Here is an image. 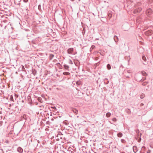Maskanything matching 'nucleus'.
<instances>
[{
	"instance_id": "f257e3e1",
	"label": "nucleus",
	"mask_w": 153,
	"mask_h": 153,
	"mask_svg": "<svg viewBox=\"0 0 153 153\" xmlns=\"http://www.w3.org/2000/svg\"><path fill=\"white\" fill-rule=\"evenodd\" d=\"M68 53L70 54L74 55L75 53L74 52V49L73 48H70L68 49L67 50Z\"/></svg>"
},
{
	"instance_id": "f03ea898",
	"label": "nucleus",
	"mask_w": 153,
	"mask_h": 153,
	"mask_svg": "<svg viewBox=\"0 0 153 153\" xmlns=\"http://www.w3.org/2000/svg\"><path fill=\"white\" fill-rule=\"evenodd\" d=\"M152 13V10L150 8L148 9L146 11V14L147 16L150 15Z\"/></svg>"
},
{
	"instance_id": "7ed1b4c3",
	"label": "nucleus",
	"mask_w": 153,
	"mask_h": 153,
	"mask_svg": "<svg viewBox=\"0 0 153 153\" xmlns=\"http://www.w3.org/2000/svg\"><path fill=\"white\" fill-rule=\"evenodd\" d=\"M152 33V31L151 30H149L145 32V34L147 36H149Z\"/></svg>"
},
{
	"instance_id": "20e7f679",
	"label": "nucleus",
	"mask_w": 153,
	"mask_h": 153,
	"mask_svg": "<svg viewBox=\"0 0 153 153\" xmlns=\"http://www.w3.org/2000/svg\"><path fill=\"white\" fill-rule=\"evenodd\" d=\"M141 8H138L136 9L135 10L133 11V13H140L141 11Z\"/></svg>"
},
{
	"instance_id": "39448f33",
	"label": "nucleus",
	"mask_w": 153,
	"mask_h": 153,
	"mask_svg": "<svg viewBox=\"0 0 153 153\" xmlns=\"http://www.w3.org/2000/svg\"><path fill=\"white\" fill-rule=\"evenodd\" d=\"M17 150L18 152L20 153H22L23 152V149L20 147H19L17 149Z\"/></svg>"
},
{
	"instance_id": "423d86ee",
	"label": "nucleus",
	"mask_w": 153,
	"mask_h": 153,
	"mask_svg": "<svg viewBox=\"0 0 153 153\" xmlns=\"http://www.w3.org/2000/svg\"><path fill=\"white\" fill-rule=\"evenodd\" d=\"M138 136V137H140V138L139 139V140H138V142H140L141 140V136L142 135L141 133H139V132H138V134H137Z\"/></svg>"
},
{
	"instance_id": "0eeeda50",
	"label": "nucleus",
	"mask_w": 153,
	"mask_h": 153,
	"mask_svg": "<svg viewBox=\"0 0 153 153\" xmlns=\"http://www.w3.org/2000/svg\"><path fill=\"white\" fill-rule=\"evenodd\" d=\"M133 150L134 152L136 153L137 152V147L136 146H134L133 147Z\"/></svg>"
},
{
	"instance_id": "6e6552de",
	"label": "nucleus",
	"mask_w": 153,
	"mask_h": 153,
	"mask_svg": "<svg viewBox=\"0 0 153 153\" xmlns=\"http://www.w3.org/2000/svg\"><path fill=\"white\" fill-rule=\"evenodd\" d=\"M114 41L115 42H117L118 40V37L116 36H115L114 37Z\"/></svg>"
},
{
	"instance_id": "1a4fd4ad",
	"label": "nucleus",
	"mask_w": 153,
	"mask_h": 153,
	"mask_svg": "<svg viewBox=\"0 0 153 153\" xmlns=\"http://www.w3.org/2000/svg\"><path fill=\"white\" fill-rule=\"evenodd\" d=\"M72 111L74 113L76 114H77L78 113V110L76 109V108H73L72 109Z\"/></svg>"
},
{
	"instance_id": "9d476101",
	"label": "nucleus",
	"mask_w": 153,
	"mask_h": 153,
	"mask_svg": "<svg viewBox=\"0 0 153 153\" xmlns=\"http://www.w3.org/2000/svg\"><path fill=\"white\" fill-rule=\"evenodd\" d=\"M54 56V55H53V54H50V56H49L50 59L51 60L52 59H53V58Z\"/></svg>"
},
{
	"instance_id": "9b49d317",
	"label": "nucleus",
	"mask_w": 153,
	"mask_h": 153,
	"mask_svg": "<svg viewBox=\"0 0 153 153\" xmlns=\"http://www.w3.org/2000/svg\"><path fill=\"white\" fill-rule=\"evenodd\" d=\"M117 136L118 137H121L122 136L123 134L119 132L117 134Z\"/></svg>"
},
{
	"instance_id": "f8f14e48",
	"label": "nucleus",
	"mask_w": 153,
	"mask_h": 153,
	"mask_svg": "<svg viewBox=\"0 0 153 153\" xmlns=\"http://www.w3.org/2000/svg\"><path fill=\"white\" fill-rule=\"evenodd\" d=\"M111 115V114L110 112H108L106 114V116L107 117H110Z\"/></svg>"
},
{
	"instance_id": "ddd939ff",
	"label": "nucleus",
	"mask_w": 153,
	"mask_h": 153,
	"mask_svg": "<svg viewBox=\"0 0 153 153\" xmlns=\"http://www.w3.org/2000/svg\"><path fill=\"white\" fill-rule=\"evenodd\" d=\"M145 97V94H141L140 95V98L141 99H143Z\"/></svg>"
},
{
	"instance_id": "4468645a",
	"label": "nucleus",
	"mask_w": 153,
	"mask_h": 153,
	"mask_svg": "<svg viewBox=\"0 0 153 153\" xmlns=\"http://www.w3.org/2000/svg\"><path fill=\"white\" fill-rule=\"evenodd\" d=\"M142 59L145 62H146V59L145 56H143L142 57Z\"/></svg>"
},
{
	"instance_id": "2eb2a0df",
	"label": "nucleus",
	"mask_w": 153,
	"mask_h": 153,
	"mask_svg": "<svg viewBox=\"0 0 153 153\" xmlns=\"http://www.w3.org/2000/svg\"><path fill=\"white\" fill-rule=\"evenodd\" d=\"M107 68H108V70H110L111 69V66L110 65V64H108L107 65Z\"/></svg>"
},
{
	"instance_id": "dca6fc26",
	"label": "nucleus",
	"mask_w": 153,
	"mask_h": 153,
	"mask_svg": "<svg viewBox=\"0 0 153 153\" xmlns=\"http://www.w3.org/2000/svg\"><path fill=\"white\" fill-rule=\"evenodd\" d=\"M142 74L143 75L145 76L146 75V73L145 71H143L141 72Z\"/></svg>"
},
{
	"instance_id": "f3484780",
	"label": "nucleus",
	"mask_w": 153,
	"mask_h": 153,
	"mask_svg": "<svg viewBox=\"0 0 153 153\" xmlns=\"http://www.w3.org/2000/svg\"><path fill=\"white\" fill-rule=\"evenodd\" d=\"M63 74L64 75H69L70 74V73L68 72H65L63 73Z\"/></svg>"
},
{
	"instance_id": "a211bd4d",
	"label": "nucleus",
	"mask_w": 153,
	"mask_h": 153,
	"mask_svg": "<svg viewBox=\"0 0 153 153\" xmlns=\"http://www.w3.org/2000/svg\"><path fill=\"white\" fill-rule=\"evenodd\" d=\"M10 100L12 101H14L13 97L12 95H11L10 96Z\"/></svg>"
},
{
	"instance_id": "6ab92c4d",
	"label": "nucleus",
	"mask_w": 153,
	"mask_h": 153,
	"mask_svg": "<svg viewBox=\"0 0 153 153\" xmlns=\"http://www.w3.org/2000/svg\"><path fill=\"white\" fill-rule=\"evenodd\" d=\"M64 68L66 69H68L69 68V67L68 65H64Z\"/></svg>"
},
{
	"instance_id": "aec40b11",
	"label": "nucleus",
	"mask_w": 153,
	"mask_h": 153,
	"mask_svg": "<svg viewBox=\"0 0 153 153\" xmlns=\"http://www.w3.org/2000/svg\"><path fill=\"white\" fill-rule=\"evenodd\" d=\"M104 81H105V82L106 81V84H108V83H109V81H108V79H107V78H105V80H104Z\"/></svg>"
},
{
	"instance_id": "412c9836",
	"label": "nucleus",
	"mask_w": 153,
	"mask_h": 153,
	"mask_svg": "<svg viewBox=\"0 0 153 153\" xmlns=\"http://www.w3.org/2000/svg\"><path fill=\"white\" fill-rule=\"evenodd\" d=\"M147 82H144L142 83V85L143 86H145L147 85Z\"/></svg>"
},
{
	"instance_id": "4be33fe9",
	"label": "nucleus",
	"mask_w": 153,
	"mask_h": 153,
	"mask_svg": "<svg viewBox=\"0 0 153 153\" xmlns=\"http://www.w3.org/2000/svg\"><path fill=\"white\" fill-rule=\"evenodd\" d=\"M112 120L114 122H116L117 121V119L115 118H114L112 119Z\"/></svg>"
},
{
	"instance_id": "5701e85b",
	"label": "nucleus",
	"mask_w": 153,
	"mask_h": 153,
	"mask_svg": "<svg viewBox=\"0 0 153 153\" xmlns=\"http://www.w3.org/2000/svg\"><path fill=\"white\" fill-rule=\"evenodd\" d=\"M121 142H122V143H125V140H124V139H121Z\"/></svg>"
},
{
	"instance_id": "b1692460",
	"label": "nucleus",
	"mask_w": 153,
	"mask_h": 153,
	"mask_svg": "<svg viewBox=\"0 0 153 153\" xmlns=\"http://www.w3.org/2000/svg\"><path fill=\"white\" fill-rule=\"evenodd\" d=\"M127 73H131V71L130 70H128L127 71Z\"/></svg>"
},
{
	"instance_id": "393cba45",
	"label": "nucleus",
	"mask_w": 153,
	"mask_h": 153,
	"mask_svg": "<svg viewBox=\"0 0 153 153\" xmlns=\"http://www.w3.org/2000/svg\"><path fill=\"white\" fill-rule=\"evenodd\" d=\"M151 150H148L147 152V153H151Z\"/></svg>"
},
{
	"instance_id": "a878e982",
	"label": "nucleus",
	"mask_w": 153,
	"mask_h": 153,
	"mask_svg": "<svg viewBox=\"0 0 153 153\" xmlns=\"http://www.w3.org/2000/svg\"><path fill=\"white\" fill-rule=\"evenodd\" d=\"M125 76L126 77H127V78H129V76H128V75H125Z\"/></svg>"
},
{
	"instance_id": "bb28decb",
	"label": "nucleus",
	"mask_w": 153,
	"mask_h": 153,
	"mask_svg": "<svg viewBox=\"0 0 153 153\" xmlns=\"http://www.w3.org/2000/svg\"><path fill=\"white\" fill-rule=\"evenodd\" d=\"M28 0H24V1L25 2H27L28 1Z\"/></svg>"
},
{
	"instance_id": "cd10ccee",
	"label": "nucleus",
	"mask_w": 153,
	"mask_h": 153,
	"mask_svg": "<svg viewBox=\"0 0 153 153\" xmlns=\"http://www.w3.org/2000/svg\"><path fill=\"white\" fill-rule=\"evenodd\" d=\"M94 45H93L92 46H91V48H94Z\"/></svg>"
},
{
	"instance_id": "c85d7f7f",
	"label": "nucleus",
	"mask_w": 153,
	"mask_h": 153,
	"mask_svg": "<svg viewBox=\"0 0 153 153\" xmlns=\"http://www.w3.org/2000/svg\"><path fill=\"white\" fill-rule=\"evenodd\" d=\"M145 148V147L144 146H143L142 147V148Z\"/></svg>"
},
{
	"instance_id": "c756f323",
	"label": "nucleus",
	"mask_w": 153,
	"mask_h": 153,
	"mask_svg": "<svg viewBox=\"0 0 153 153\" xmlns=\"http://www.w3.org/2000/svg\"><path fill=\"white\" fill-rule=\"evenodd\" d=\"M121 153H125L124 152H121Z\"/></svg>"
},
{
	"instance_id": "7c9ffc66",
	"label": "nucleus",
	"mask_w": 153,
	"mask_h": 153,
	"mask_svg": "<svg viewBox=\"0 0 153 153\" xmlns=\"http://www.w3.org/2000/svg\"><path fill=\"white\" fill-rule=\"evenodd\" d=\"M70 61H71V62L72 63V62L71 61V60H70Z\"/></svg>"
},
{
	"instance_id": "2f4dec72",
	"label": "nucleus",
	"mask_w": 153,
	"mask_h": 153,
	"mask_svg": "<svg viewBox=\"0 0 153 153\" xmlns=\"http://www.w3.org/2000/svg\"><path fill=\"white\" fill-rule=\"evenodd\" d=\"M80 0H79V1H80Z\"/></svg>"
}]
</instances>
